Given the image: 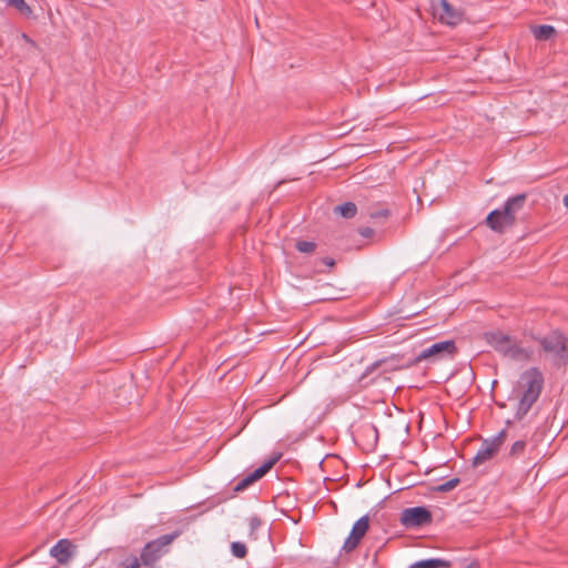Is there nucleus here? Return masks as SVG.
I'll list each match as a JSON object with an SVG mask.
<instances>
[{"label": "nucleus", "mask_w": 568, "mask_h": 568, "mask_svg": "<svg viewBox=\"0 0 568 568\" xmlns=\"http://www.w3.org/2000/svg\"><path fill=\"white\" fill-rule=\"evenodd\" d=\"M542 385L544 376L536 367L529 368L520 375L516 388L519 399L515 413L516 419L520 420L528 414L532 405L539 398Z\"/></svg>", "instance_id": "1"}, {"label": "nucleus", "mask_w": 568, "mask_h": 568, "mask_svg": "<svg viewBox=\"0 0 568 568\" xmlns=\"http://www.w3.org/2000/svg\"><path fill=\"white\" fill-rule=\"evenodd\" d=\"M526 194L520 193L508 197L503 209L493 210L486 217L487 225L495 232H504L516 222L517 213L524 207Z\"/></svg>", "instance_id": "2"}, {"label": "nucleus", "mask_w": 568, "mask_h": 568, "mask_svg": "<svg viewBox=\"0 0 568 568\" xmlns=\"http://www.w3.org/2000/svg\"><path fill=\"white\" fill-rule=\"evenodd\" d=\"M181 535L180 530L162 535L149 542L141 550L140 560L143 566L153 567L168 551L171 542Z\"/></svg>", "instance_id": "3"}, {"label": "nucleus", "mask_w": 568, "mask_h": 568, "mask_svg": "<svg viewBox=\"0 0 568 568\" xmlns=\"http://www.w3.org/2000/svg\"><path fill=\"white\" fill-rule=\"evenodd\" d=\"M540 345L557 364L568 361V337L560 332L555 331L546 335L540 339Z\"/></svg>", "instance_id": "4"}, {"label": "nucleus", "mask_w": 568, "mask_h": 568, "mask_svg": "<svg viewBox=\"0 0 568 568\" xmlns=\"http://www.w3.org/2000/svg\"><path fill=\"white\" fill-rule=\"evenodd\" d=\"M457 352L456 344L453 339L439 341L423 348L416 356L417 362L425 359L440 361L452 358Z\"/></svg>", "instance_id": "5"}, {"label": "nucleus", "mask_w": 568, "mask_h": 568, "mask_svg": "<svg viewBox=\"0 0 568 568\" xmlns=\"http://www.w3.org/2000/svg\"><path fill=\"white\" fill-rule=\"evenodd\" d=\"M432 10L442 23L454 27L463 21V11L453 7L447 0H432Z\"/></svg>", "instance_id": "6"}, {"label": "nucleus", "mask_w": 568, "mask_h": 568, "mask_svg": "<svg viewBox=\"0 0 568 568\" xmlns=\"http://www.w3.org/2000/svg\"><path fill=\"white\" fill-rule=\"evenodd\" d=\"M506 439V430L501 429L498 434L490 438H486L483 440L479 449L474 456L473 464L475 466L485 463L490 459L501 447L503 443Z\"/></svg>", "instance_id": "7"}, {"label": "nucleus", "mask_w": 568, "mask_h": 568, "mask_svg": "<svg viewBox=\"0 0 568 568\" xmlns=\"http://www.w3.org/2000/svg\"><path fill=\"white\" fill-rule=\"evenodd\" d=\"M399 521L405 528H417L429 524L432 514L424 506L409 507L402 510Z\"/></svg>", "instance_id": "8"}, {"label": "nucleus", "mask_w": 568, "mask_h": 568, "mask_svg": "<svg viewBox=\"0 0 568 568\" xmlns=\"http://www.w3.org/2000/svg\"><path fill=\"white\" fill-rule=\"evenodd\" d=\"M368 527L369 518L367 515L362 516L359 519H357L352 527L349 536L344 541L343 549L346 552L354 550L358 546L361 539L364 537L366 531L368 530Z\"/></svg>", "instance_id": "9"}, {"label": "nucleus", "mask_w": 568, "mask_h": 568, "mask_svg": "<svg viewBox=\"0 0 568 568\" xmlns=\"http://www.w3.org/2000/svg\"><path fill=\"white\" fill-rule=\"evenodd\" d=\"M280 459V455L272 457L267 460H265L258 468H256L254 471L247 474L244 476L234 487L235 491H242L246 489L250 485H252L254 481L262 478Z\"/></svg>", "instance_id": "10"}, {"label": "nucleus", "mask_w": 568, "mask_h": 568, "mask_svg": "<svg viewBox=\"0 0 568 568\" xmlns=\"http://www.w3.org/2000/svg\"><path fill=\"white\" fill-rule=\"evenodd\" d=\"M515 337L501 332V331H491L485 333V341L498 353L503 356L506 354L510 344L514 342Z\"/></svg>", "instance_id": "11"}, {"label": "nucleus", "mask_w": 568, "mask_h": 568, "mask_svg": "<svg viewBox=\"0 0 568 568\" xmlns=\"http://www.w3.org/2000/svg\"><path fill=\"white\" fill-rule=\"evenodd\" d=\"M74 552V546L69 539L62 538L58 540L50 549V556L59 564H68Z\"/></svg>", "instance_id": "12"}, {"label": "nucleus", "mask_w": 568, "mask_h": 568, "mask_svg": "<svg viewBox=\"0 0 568 568\" xmlns=\"http://www.w3.org/2000/svg\"><path fill=\"white\" fill-rule=\"evenodd\" d=\"M504 356L515 361H528L531 356V351L521 347L515 338Z\"/></svg>", "instance_id": "13"}, {"label": "nucleus", "mask_w": 568, "mask_h": 568, "mask_svg": "<svg viewBox=\"0 0 568 568\" xmlns=\"http://www.w3.org/2000/svg\"><path fill=\"white\" fill-rule=\"evenodd\" d=\"M504 356L515 361H528L531 356V351L521 347L515 338Z\"/></svg>", "instance_id": "14"}, {"label": "nucleus", "mask_w": 568, "mask_h": 568, "mask_svg": "<svg viewBox=\"0 0 568 568\" xmlns=\"http://www.w3.org/2000/svg\"><path fill=\"white\" fill-rule=\"evenodd\" d=\"M449 561L442 558H428L418 560L409 566V568H446Z\"/></svg>", "instance_id": "15"}, {"label": "nucleus", "mask_w": 568, "mask_h": 568, "mask_svg": "<svg viewBox=\"0 0 568 568\" xmlns=\"http://www.w3.org/2000/svg\"><path fill=\"white\" fill-rule=\"evenodd\" d=\"M556 33V30L552 26L542 24L536 26L532 28V34L537 40H548Z\"/></svg>", "instance_id": "16"}, {"label": "nucleus", "mask_w": 568, "mask_h": 568, "mask_svg": "<svg viewBox=\"0 0 568 568\" xmlns=\"http://www.w3.org/2000/svg\"><path fill=\"white\" fill-rule=\"evenodd\" d=\"M7 4L18 10L22 16L30 17L32 9L26 0H6Z\"/></svg>", "instance_id": "17"}, {"label": "nucleus", "mask_w": 568, "mask_h": 568, "mask_svg": "<svg viewBox=\"0 0 568 568\" xmlns=\"http://www.w3.org/2000/svg\"><path fill=\"white\" fill-rule=\"evenodd\" d=\"M335 211L339 213L343 217L351 219L355 216L357 207L353 202H345L336 206Z\"/></svg>", "instance_id": "18"}, {"label": "nucleus", "mask_w": 568, "mask_h": 568, "mask_svg": "<svg viewBox=\"0 0 568 568\" xmlns=\"http://www.w3.org/2000/svg\"><path fill=\"white\" fill-rule=\"evenodd\" d=\"M231 551L234 557L241 558V559L244 558L247 554L246 546L239 541H234L231 545Z\"/></svg>", "instance_id": "19"}, {"label": "nucleus", "mask_w": 568, "mask_h": 568, "mask_svg": "<svg viewBox=\"0 0 568 568\" xmlns=\"http://www.w3.org/2000/svg\"><path fill=\"white\" fill-rule=\"evenodd\" d=\"M526 449V442L525 440H516L509 450V455L513 457H518L524 454Z\"/></svg>", "instance_id": "20"}, {"label": "nucleus", "mask_w": 568, "mask_h": 568, "mask_svg": "<svg viewBox=\"0 0 568 568\" xmlns=\"http://www.w3.org/2000/svg\"><path fill=\"white\" fill-rule=\"evenodd\" d=\"M459 483H460V479L455 477V478H452V479L438 485L436 487V490L440 491V493H447V491H450L452 489H454Z\"/></svg>", "instance_id": "21"}, {"label": "nucleus", "mask_w": 568, "mask_h": 568, "mask_svg": "<svg viewBox=\"0 0 568 568\" xmlns=\"http://www.w3.org/2000/svg\"><path fill=\"white\" fill-rule=\"evenodd\" d=\"M295 247L301 253H312L314 252L316 244L312 241H298Z\"/></svg>", "instance_id": "22"}, {"label": "nucleus", "mask_w": 568, "mask_h": 568, "mask_svg": "<svg viewBox=\"0 0 568 568\" xmlns=\"http://www.w3.org/2000/svg\"><path fill=\"white\" fill-rule=\"evenodd\" d=\"M389 214L388 210H377L369 212L372 219L387 217Z\"/></svg>", "instance_id": "23"}, {"label": "nucleus", "mask_w": 568, "mask_h": 568, "mask_svg": "<svg viewBox=\"0 0 568 568\" xmlns=\"http://www.w3.org/2000/svg\"><path fill=\"white\" fill-rule=\"evenodd\" d=\"M358 233L363 236V237H371L373 234H374V230L372 227H361L358 230Z\"/></svg>", "instance_id": "24"}, {"label": "nucleus", "mask_w": 568, "mask_h": 568, "mask_svg": "<svg viewBox=\"0 0 568 568\" xmlns=\"http://www.w3.org/2000/svg\"><path fill=\"white\" fill-rule=\"evenodd\" d=\"M321 262L327 265L328 267H332L335 264V261L332 257H324L321 260Z\"/></svg>", "instance_id": "25"}, {"label": "nucleus", "mask_w": 568, "mask_h": 568, "mask_svg": "<svg viewBox=\"0 0 568 568\" xmlns=\"http://www.w3.org/2000/svg\"><path fill=\"white\" fill-rule=\"evenodd\" d=\"M260 524H261V521H260V519H258L257 517H253V518H251V520H250V525H251V527H252L253 529H254V528H256V527H258V526H260Z\"/></svg>", "instance_id": "26"}, {"label": "nucleus", "mask_w": 568, "mask_h": 568, "mask_svg": "<svg viewBox=\"0 0 568 568\" xmlns=\"http://www.w3.org/2000/svg\"><path fill=\"white\" fill-rule=\"evenodd\" d=\"M22 38L24 39V41H27V42H29L31 44L34 43L26 33L22 34Z\"/></svg>", "instance_id": "27"}, {"label": "nucleus", "mask_w": 568, "mask_h": 568, "mask_svg": "<svg viewBox=\"0 0 568 568\" xmlns=\"http://www.w3.org/2000/svg\"><path fill=\"white\" fill-rule=\"evenodd\" d=\"M564 205L568 209V194H566L562 199Z\"/></svg>", "instance_id": "28"}, {"label": "nucleus", "mask_w": 568, "mask_h": 568, "mask_svg": "<svg viewBox=\"0 0 568 568\" xmlns=\"http://www.w3.org/2000/svg\"><path fill=\"white\" fill-rule=\"evenodd\" d=\"M466 568H476V562H470Z\"/></svg>", "instance_id": "29"}]
</instances>
